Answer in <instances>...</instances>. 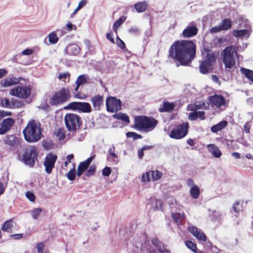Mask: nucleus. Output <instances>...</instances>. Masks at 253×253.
Here are the masks:
<instances>
[{"label": "nucleus", "instance_id": "obj_1", "mask_svg": "<svg viewBox=\"0 0 253 253\" xmlns=\"http://www.w3.org/2000/svg\"><path fill=\"white\" fill-rule=\"evenodd\" d=\"M196 52V46L193 41L177 40L170 45L168 56L179 63L177 67L187 66L195 58Z\"/></svg>", "mask_w": 253, "mask_h": 253}, {"label": "nucleus", "instance_id": "obj_2", "mask_svg": "<svg viewBox=\"0 0 253 253\" xmlns=\"http://www.w3.org/2000/svg\"><path fill=\"white\" fill-rule=\"evenodd\" d=\"M25 139L28 142H36L42 136L40 124L34 120L29 121L23 130Z\"/></svg>", "mask_w": 253, "mask_h": 253}, {"label": "nucleus", "instance_id": "obj_3", "mask_svg": "<svg viewBox=\"0 0 253 253\" xmlns=\"http://www.w3.org/2000/svg\"><path fill=\"white\" fill-rule=\"evenodd\" d=\"M238 47L236 45H229L226 46L221 52L222 61L226 69H230L235 65V59L234 55L238 56Z\"/></svg>", "mask_w": 253, "mask_h": 253}, {"label": "nucleus", "instance_id": "obj_4", "mask_svg": "<svg viewBox=\"0 0 253 253\" xmlns=\"http://www.w3.org/2000/svg\"><path fill=\"white\" fill-rule=\"evenodd\" d=\"M158 121L153 118L145 116H138L134 119V127L140 130L148 131L153 129L157 125Z\"/></svg>", "mask_w": 253, "mask_h": 253}, {"label": "nucleus", "instance_id": "obj_5", "mask_svg": "<svg viewBox=\"0 0 253 253\" xmlns=\"http://www.w3.org/2000/svg\"><path fill=\"white\" fill-rule=\"evenodd\" d=\"M64 119L66 128L70 132H76L82 125V118L74 113L66 114Z\"/></svg>", "mask_w": 253, "mask_h": 253}, {"label": "nucleus", "instance_id": "obj_6", "mask_svg": "<svg viewBox=\"0 0 253 253\" xmlns=\"http://www.w3.org/2000/svg\"><path fill=\"white\" fill-rule=\"evenodd\" d=\"M70 98L69 89L68 87H61L49 99V104L51 106H58L67 102Z\"/></svg>", "mask_w": 253, "mask_h": 253}, {"label": "nucleus", "instance_id": "obj_7", "mask_svg": "<svg viewBox=\"0 0 253 253\" xmlns=\"http://www.w3.org/2000/svg\"><path fill=\"white\" fill-rule=\"evenodd\" d=\"M188 129L189 123L188 122L182 123L176 125L171 129L169 136L175 139H182L188 134Z\"/></svg>", "mask_w": 253, "mask_h": 253}, {"label": "nucleus", "instance_id": "obj_8", "mask_svg": "<svg viewBox=\"0 0 253 253\" xmlns=\"http://www.w3.org/2000/svg\"><path fill=\"white\" fill-rule=\"evenodd\" d=\"M65 109H71L73 111L78 110L84 113H89L92 112L90 104L85 102H72L64 107Z\"/></svg>", "mask_w": 253, "mask_h": 253}, {"label": "nucleus", "instance_id": "obj_9", "mask_svg": "<svg viewBox=\"0 0 253 253\" xmlns=\"http://www.w3.org/2000/svg\"><path fill=\"white\" fill-rule=\"evenodd\" d=\"M106 107L108 112L115 113L121 110L122 102L120 99L114 96H109L106 98Z\"/></svg>", "mask_w": 253, "mask_h": 253}, {"label": "nucleus", "instance_id": "obj_10", "mask_svg": "<svg viewBox=\"0 0 253 253\" xmlns=\"http://www.w3.org/2000/svg\"><path fill=\"white\" fill-rule=\"evenodd\" d=\"M31 93V88L29 86H19L13 88L9 92V94L19 98L26 99L28 98Z\"/></svg>", "mask_w": 253, "mask_h": 253}, {"label": "nucleus", "instance_id": "obj_11", "mask_svg": "<svg viewBox=\"0 0 253 253\" xmlns=\"http://www.w3.org/2000/svg\"><path fill=\"white\" fill-rule=\"evenodd\" d=\"M215 62V56L213 53H208L206 59L203 61L200 66L201 73L206 74L212 69V66Z\"/></svg>", "mask_w": 253, "mask_h": 253}, {"label": "nucleus", "instance_id": "obj_12", "mask_svg": "<svg viewBox=\"0 0 253 253\" xmlns=\"http://www.w3.org/2000/svg\"><path fill=\"white\" fill-rule=\"evenodd\" d=\"M232 21L230 19L225 18L223 19L220 24L211 28L210 30L211 33H216L221 31H227L231 29Z\"/></svg>", "mask_w": 253, "mask_h": 253}, {"label": "nucleus", "instance_id": "obj_13", "mask_svg": "<svg viewBox=\"0 0 253 253\" xmlns=\"http://www.w3.org/2000/svg\"><path fill=\"white\" fill-rule=\"evenodd\" d=\"M15 120L12 118H7L2 120L0 124V135H3L9 131L14 125Z\"/></svg>", "mask_w": 253, "mask_h": 253}, {"label": "nucleus", "instance_id": "obj_14", "mask_svg": "<svg viewBox=\"0 0 253 253\" xmlns=\"http://www.w3.org/2000/svg\"><path fill=\"white\" fill-rule=\"evenodd\" d=\"M90 101L94 111H100L104 104V96L100 94H95L90 98Z\"/></svg>", "mask_w": 253, "mask_h": 253}, {"label": "nucleus", "instance_id": "obj_15", "mask_svg": "<svg viewBox=\"0 0 253 253\" xmlns=\"http://www.w3.org/2000/svg\"><path fill=\"white\" fill-rule=\"evenodd\" d=\"M198 32V28L196 25L187 26L182 31L181 36L183 38H190L196 36Z\"/></svg>", "mask_w": 253, "mask_h": 253}, {"label": "nucleus", "instance_id": "obj_16", "mask_svg": "<svg viewBox=\"0 0 253 253\" xmlns=\"http://www.w3.org/2000/svg\"><path fill=\"white\" fill-rule=\"evenodd\" d=\"M187 184L190 188L189 192L191 196L194 199H198L200 195V188L198 186L194 183L191 178L188 179Z\"/></svg>", "mask_w": 253, "mask_h": 253}, {"label": "nucleus", "instance_id": "obj_17", "mask_svg": "<svg viewBox=\"0 0 253 253\" xmlns=\"http://www.w3.org/2000/svg\"><path fill=\"white\" fill-rule=\"evenodd\" d=\"M188 230L197 240L205 242L207 240L206 235L200 229L195 226H190Z\"/></svg>", "mask_w": 253, "mask_h": 253}, {"label": "nucleus", "instance_id": "obj_18", "mask_svg": "<svg viewBox=\"0 0 253 253\" xmlns=\"http://www.w3.org/2000/svg\"><path fill=\"white\" fill-rule=\"evenodd\" d=\"M162 202L160 200L157 199L154 197H151L148 200L146 208L150 210L155 211L160 210L162 207Z\"/></svg>", "mask_w": 253, "mask_h": 253}, {"label": "nucleus", "instance_id": "obj_19", "mask_svg": "<svg viewBox=\"0 0 253 253\" xmlns=\"http://www.w3.org/2000/svg\"><path fill=\"white\" fill-rule=\"evenodd\" d=\"M209 101L212 106H214L217 108H220L222 106H224L226 104V100L224 97L220 95L215 94L211 96Z\"/></svg>", "mask_w": 253, "mask_h": 253}, {"label": "nucleus", "instance_id": "obj_20", "mask_svg": "<svg viewBox=\"0 0 253 253\" xmlns=\"http://www.w3.org/2000/svg\"><path fill=\"white\" fill-rule=\"evenodd\" d=\"M21 81H25L23 78H16L11 77L7 78L1 82V84L3 87H7L12 86L20 83Z\"/></svg>", "mask_w": 253, "mask_h": 253}, {"label": "nucleus", "instance_id": "obj_21", "mask_svg": "<svg viewBox=\"0 0 253 253\" xmlns=\"http://www.w3.org/2000/svg\"><path fill=\"white\" fill-rule=\"evenodd\" d=\"M37 148L35 146H31L25 149L23 158H37Z\"/></svg>", "mask_w": 253, "mask_h": 253}, {"label": "nucleus", "instance_id": "obj_22", "mask_svg": "<svg viewBox=\"0 0 253 253\" xmlns=\"http://www.w3.org/2000/svg\"><path fill=\"white\" fill-rule=\"evenodd\" d=\"M4 143L12 147H17L20 143V140L14 135H7L4 140Z\"/></svg>", "mask_w": 253, "mask_h": 253}, {"label": "nucleus", "instance_id": "obj_23", "mask_svg": "<svg viewBox=\"0 0 253 253\" xmlns=\"http://www.w3.org/2000/svg\"><path fill=\"white\" fill-rule=\"evenodd\" d=\"M175 107V105L173 103H170L167 101H164L160 105L159 111L161 113L171 112L174 109Z\"/></svg>", "mask_w": 253, "mask_h": 253}, {"label": "nucleus", "instance_id": "obj_24", "mask_svg": "<svg viewBox=\"0 0 253 253\" xmlns=\"http://www.w3.org/2000/svg\"><path fill=\"white\" fill-rule=\"evenodd\" d=\"M227 125L228 122L227 121H222L218 124L212 126L211 128V130L213 133H217L225 128Z\"/></svg>", "mask_w": 253, "mask_h": 253}, {"label": "nucleus", "instance_id": "obj_25", "mask_svg": "<svg viewBox=\"0 0 253 253\" xmlns=\"http://www.w3.org/2000/svg\"><path fill=\"white\" fill-rule=\"evenodd\" d=\"M92 159H86L85 161L81 162L78 167L77 170V175L80 176L83 172L88 167Z\"/></svg>", "mask_w": 253, "mask_h": 253}, {"label": "nucleus", "instance_id": "obj_26", "mask_svg": "<svg viewBox=\"0 0 253 253\" xmlns=\"http://www.w3.org/2000/svg\"><path fill=\"white\" fill-rule=\"evenodd\" d=\"M152 244L158 250L160 253H168L169 251L166 250L162 242L157 239L154 238L151 241Z\"/></svg>", "mask_w": 253, "mask_h": 253}, {"label": "nucleus", "instance_id": "obj_27", "mask_svg": "<svg viewBox=\"0 0 253 253\" xmlns=\"http://www.w3.org/2000/svg\"><path fill=\"white\" fill-rule=\"evenodd\" d=\"M56 159H45L43 165L46 173L49 174L51 172L52 169L54 167Z\"/></svg>", "mask_w": 253, "mask_h": 253}, {"label": "nucleus", "instance_id": "obj_28", "mask_svg": "<svg viewBox=\"0 0 253 253\" xmlns=\"http://www.w3.org/2000/svg\"><path fill=\"white\" fill-rule=\"evenodd\" d=\"M204 111H195L191 112L188 116L189 119L191 121H194L200 118L201 120L205 119Z\"/></svg>", "mask_w": 253, "mask_h": 253}, {"label": "nucleus", "instance_id": "obj_29", "mask_svg": "<svg viewBox=\"0 0 253 253\" xmlns=\"http://www.w3.org/2000/svg\"><path fill=\"white\" fill-rule=\"evenodd\" d=\"M207 148L214 157L219 158L221 155L220 150L215 144H209L207 146Z\"/></svg>", "mask_w": 253, "mask_h": 253}, {"label": "nucleus", "instance_id": "obj_30", "mask_svg": "<svg viewBox=\"0 0 253 253\" xmlns=\"http://www.w3.org/2000/svg\"><path fill=\"white\" fill-rule=\"evenodd\" d=\"M211 219L215 222H219L223 218L224 214L219 211H212L210 213Z\"/></svg>", "mask_w": 253, "mask_h": 253}, {"label": "nucleus", "instance_id": "obj_31", "mask_svg": "<svg viewBox=\"0 0 253 253\" xmlns=\"http://www.w3.org/2000/svg\"><path fill=\"white\" fill-rule=\"evenodd\" d=\"M134 6L137 12L140 13L143 12L146 10L148 5L145 1H141L135 3Z\"/></svg>", "mask_w": 253, "mask_h": 253}, {"label": "nucleus", "instance_id": "obj_32", "mask_svg": "<svg viewBox=\"0 0 253 253\" xmlns=\"http://www.w3.org/2000/svg\"><path fill=\"white\" fill-rule=\"evenodd\" d=\"M53 134L59 140H62L65 137V130L63 128L57 127L53 131Z\"/></svg>", "mask_w": 253, "mask_h": 253}, {"label": "nucleus", "instance_id": "obj_33", "mask_svg": "<svg viewBox=\"0 0 253 253\" xmlns=\"http://www.w3.org/2000/svg\"><path fill=\"white\" fill-rule=\"evenodd\" d=\"M241 72L246 78L253 83V71L248 69L241 68Z\"/></svg>", "mask_w": 253, "mask_h": 253}, {"label": "nucleus", "instance_id": "obj_34", "mask_svg": "<svg viewBox=\"0 0 253 253\" xmlns=\"http://www.w3.org/2000/svg\"><path fill=\"white\" fill-rule=\"evenodd\" d=\"M113 117L117 120H120L126 123H129L130 120L128 116L124 113H119L113 115Z\"/></svg>", "mask_w": 253, "mask_h": 253}, {"label": "nucleus", "instance_id": "obj_35", "mask_svg": "<svg viewBox=\"0 0 253 253\" xmlns=\"http://www.w3.org/2000/svg\"><path fill=\"white\" fill-rule=\"evenodd\" d=\"M12 220H8L2 225L1 229L4 231L10 232L12 230Z\"/></svg>", "mask_w": 253, "mask_h": 253}, {"label": "nucleus", "instance_id": "obj_36", "mask_svg": "<svg viewBox=\"0 0 253 253\" xmlns=\"http://www.w3.org/2000/svg\"><path fill=\"white\" fill-rule=\"evenodd\" d=\"M70 74L69 72L60 73L58 76V79L64 82L69 83L70 80Z\"/></svg>", "mask_w": 253, "mask_h": 253}, {"label": "nucleus", "instance_id": "obj_37", "mask_svg": "<svg viewBox=\"0 0 253 253\" xmlns=\"http://www.w3.org/2000/svg\"><path fill=\"white\" fill-rule=\"evenodd\" d=\"M151 176L152 181H157L159 180L162 176V173L159 170H151Z\"/></svg>", "mask_w": 253, "mask_h": 253}, {"label": "nucleus", "instance_id": "obj_38", "mask_svg": "<svg viewBox=\"0 0 253 253\" xmlns=\"http://www.w3.org/2000/svg\"><path fill=\"white\" fill-rule=\"evenodd\" d=\"M248 32L247 30H234L232 32V35L233 36L238 38L246 36Z\"/></svg>", "mask_w": 253, "mask_h": 253}, {"label": "nucleus", "instance_id": "obj_39", "mask_svg": "<svg viewBox=\"0 0 253 253\" xmlns=\"http://www.w3.org/2000/svg\"><path fill=\"white\" fill-rule=\"evenodd\" d=\"M79 48L78 46L76 44H72L69 45L67 49L66 50L67 51L68 53L69 54H77L79 51Z\"/></svg>", "mask_w": 253, "mask_h": 253}, {"label": "nucleus", "instance_id": "obj_40", "mask_svg": "<svg viewBox=\"0 0 253 253\" xmlns=\"http://www.w3.org/2000/svg\"><path fill=\"white\" fill-rule=\"evenodd\" d=\"M42 209L40 208L33 209L31 211V216L34 219L37 220L40 216Z\"/></svg>", "mask_w": 253, "mask_h": 253}, {"label": "nucleus", "instance_id": "obj_41", "mask_svg": "<svg viewBox=\"0 0 253 253\" xmlns=\"http://www.w3.org/2000/svg\"><path fill=\"white\" fill-rule=\"evenodd\" d=\"M171 216L173 220L177 224H178L184 218V214L183 213L173 212Z\"/></svg>", "mask_w": 253, "mask_h": 253}, {"label": "nucleus", "instance_id": "obj_42", "mask_svg": "<svg viewBox=\"0 0 253 253\" xmlns=\"http://www.w3.org/2000/svg\"><path fill=\"white\" fill-rule=\"evenodd\" d=\"M49 42L51 44H55L58 41V38L55 32H52L50 33L48 36Z\"/></svg>", "mask_w": 253, "mask_h": 253}, {"label": "nucleus", "instance_id": "obj_43", "mask_svg": "<svg viewBox=\"0 0 253 253\" xmlns=\"http://www.w3.org/2000/svg\"><path fill=\"white\" fill-rule=\"evenodd\" d=\"M24 106L22 102L16 99L11 100V109L12 108H21Z\"/></svg>", "mask_w": 253, "mask_h": 253}, {"label": "nucleus", "instance_id": "obj_44", "mask_svg": "<svg viewBox=\"0 0 253 253\" xmlns=\"http://www.w3.org/2000/svg\"><path fill=\"white\" fill-rule=\"evenodd\" d=\"M125 20L126 18H123L122 17H120L114 23L113 28V30L115 31L116 33H117L118 28L125 21Z\"/></svg>", "mask_w": 253, "mask_h": 253}, {"label": "nucleus", "instance_id": "obj_45", "mask_svg": "<svg viewBox=\"0 0 253 253\" xmlns=\"http://www.w3.org/2000/svg\"><path fill=\"white\" fill-rule=\"evenodd\" d=\"M0 106L2 107L11 109V104L9 99L7 98L4 99L1 98L0 99Z\"/></svg>", "mask_w": 253, "mask_h": 253}, {"label": "nucleus", "instance_id": "obj_46", "mask_svg": "<svg viewBox=\"0 0 253 253\" xmlns=\"http://www.w3.org/2000/svg\"><path fill=\"white\" fill-rule=\"evenodd\" d=\"M186 247L193 252L197 253V246L196 244L191 241H187L185 242Z\"/></svg>", "mask_w": 253, "mask_h": 253}, {"label": "nucleus", "instance_id": "obj_47", "mask_svg": "<svg viewBox=\"0 0 253 253\" xmlns=\"http://www.w3.org/2000/svg\"><path fill=\"white\" fill-rule=\"evenodd\" d=\"M86 83V78L85 75H80L76 81V84H78V85H81L82 84H85Z\"/></svg>", "mask_w": 253, "mask_h": 253}, {"label": "nucleus", "instance_id": "obj_48", "mask_svg": "<svg viewBox=\"0 0 253 253\" xmlns=\"http://www.w3.org/2000/svg\"><path fill=\"white\" fill-rule=\"evenodd\" d=\"M152 148V146H144L141 149L138 150V156L139 158H141L144 156V151L150 150Z\"/></svg>", "mask_w": 253, "mask_h": 253}, {"label": "nucleus", "instance_id": "obj_49", "mask_svg": "<svg viewBox=\"0 0 253 253\" xmlns=\"http://www.w3.org/2000/svg\"><path fill=\"white\" fill-rule=\"evenodd\" d=\"M25 165L29 167H33L35 164V159H19Z\"/></svg>", "mask_w": 253, "mask_h": 253}, {"label": "nucleus", "instance_id": "obj_50", "mask_svg": "<svg viewBox=\"0 0 253 253\" xmlns=\"http://www.w3.org/2000/svg\"><path fill=\"white\" fill-rule=\"evenodd\" d=\"M141 180L143 182H149L152 180L150 171L142 174Z\"/></svg>", "mask_w": 253, "mask_h": 253}, {"label": "nucleus", "instance_id": "obj_51", "mask_svg": "<svg viewBox=\"0 0 253 253\" xmlns=\"http://www.w3.org/2000/svg\"><path fill=\"white\" fill-rule=\"evenodd\" d=\"M126 135L127 137H132L134 140L142 138V136L134 132H128Z\"/></svg>", "mask_w": 253, "mask_h": 253}, {"label": "nucleus", "instance_id": "obj_52", "mask_svg": "<svg viewBox=\"0 0 253 253\" xmlns=\"http://www.w3.org/2000/svg\"><path fill=\"white\" fill-rule=\"evenodd\" d=\"M67 177L70 180H74L76 177V170L75 168L71 169L67 173Z\"/></svg>", "mask_w": 253, "mask_h": 253}, {"label": "nucleus", "instance_id": "obj_53", "mask_svg": "<svg viewBox=\"0 0 253 253\" xmlns=\"http://www.w3.org/2000/svg\"><path fill=\"white\" fill-rule=\"evenodd\" d=\"M242 209L241 206L240 205V202L239 201L236 202L232 207V209L234 212L237 213H239Z\"/></svg>", "mask_w": 253, "mask_h": 253}, {"label": "nucleus", "instance_id": "obj_54", "mask_svg": "<svg viewBox=\"0 0 253 253\" xmlns=\"http://www.w3.org/2000/svg\"><path fill=\"white\" fill-rule=\"evenodd\" d=\"M116 43L122 49H124L126 48L125 43L118 36L116 38Z\"/></svg>", "mask_w": 253, "mask_h": 253}, {"label": "nucleus", "instance_id": "obj_55", "mask_svg": "<svg viewBox=\"0 0 253 253\" xmlns=\"http://www.w3.org/2000/svg\"><path fill=\"white\" fill-rule=\"evenodd\" d=\"M26 198L31 202H34L35 201L36 197L34 194L30 191H27L26 193Z\"/></svg>", "mask_w": 253, "mask_h": 253}, {"label": "nucleus", "instance_id": "obj_56", "mask_svg": "<svg viewBox=\"0 0 253 253\" xmlns=\"http://www.w3.org/2000/svg\"><path fill=\"white\" fill-rule=\"evenodd\" d=\"M108 155L113 158L117 157V156L115 153V148L114 146H112L108 150Z\"/></svg>", "mask_w": 253, "mask_h": 253}, {"label": "nucleus", "instance_id": "obj_57", "mask_svg": "<svg viewBox=\"0 0 253 253\" xmlns=\"http://www.w3.org/2000/svg\"><path fill=\"white\" fill-rule=\"evenodd\" d=\"M96 169V167L94 166H91L89 169L87 170L86 172V175L87 176H89L90 175H93L95 172Z\"/></svg>", "mask_w": 253, "mask_h": 253}, {"label": "nucleus", "instance_id": "obj_58", "mask_svg": "<svg viewBox=\"0 0 253 253\" xmlns=\"http://www.w3.org/2000/svg\"><path fill=\"white\" fill-rule=\"evenodd\" d=\"M111 173V169L110 167H105L102 171V175L104 176H108Z\"/></svg>", "mask_w": 253, "mask_h": 253}, {"label": "nucleus", "instance_id": "obj_59", "mask_svg": "<svg viewBox=\"0 0 253 253\" xmlns=\"http://www.w3.org/2000/svg\"><path fill=\"white\" fill-rule=\"evenodd\" d=\"M128 32L132 34L137 35L139 34L140 30L137 27H134L130 28L128 29Z\"/></svg>", "mask_w": 253, "mask_h": 253}, {"label": "nucleus", "instance_id": "obj_60", "mask_svg": "<svg viewBox=\"0 0 253 253\" xmlns=\"http://www.w3.org/2000/svg\"><path fill=\"white\" fill-rule=\"evenodd\" d=\"M44 245L43 243L40 242L37 244L36 249L39 253H42Z\"/></svg>", "mask_w": 253, "mask_h": 253}, {"label": "nucleus", "instance_id": "obj_61", "mask_svg": "<svg viewBox=\"0 0 253 253\" xmlns=\"http://www.w3.org/2000/svg\"><path fill=\"white\" fill-rule=\"evenodd\" d=\"M113 33L112 31H110L106 34V38L109 40L112 43H115V40L113 38Z\"/></svg>", "mask_w": 253, "mask_h": 253}, {"label": "nucleus", "instance_id": "obj_62", "mask_svg": "<svg viewBox=\"0 0 253 253\" xmlns=\"http://www.w3.org/2000/svg\"><path fill=\"white\" fill-rule=\"evenodd\" d=\"M244 130L246 133H249L250 132L251 126L248 122L246 123L244 126Z\"/></svg>", "mask_w": 253, "mask_h": 253}, {"label": "nucleus", "instance_id": "obj_63", "mask_svg": "<svg viewBox=\"0 0 253 253\" xmlns=\"http://www.w3.org/2000/svg\"><path fill=\"white\" fill-rule=\"evenodd\" d=\"M33 50L30 49H26L22 51V54L23 55H29L33 53Z\"/></svg>", "mask_w": 253, "mask_h": 253}, {"label": "nucleus", "instance_id": "obj_64", "mask_svg": "<svg viewBox=\"0 0 253 253\" xmlns=\"http://www.w3.org/2000/svg\"><path fill=\"white\" fill-rule=\"evenodd\" d=\"M86 3V0H82L78 4V5L77 6L78 8H79L80 10L84 5H85Z\"/></svg>", "mask_w": 253, "mask_h": 253}]
</instances>
